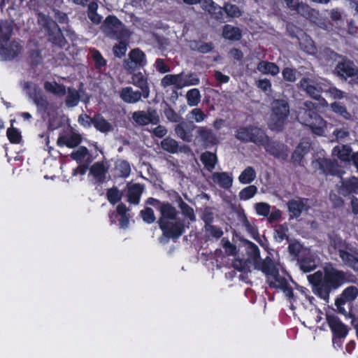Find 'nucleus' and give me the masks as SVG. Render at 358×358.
<instances>
[{
	"label": "nucleus",
	"mask_w": 358,
	"mask_h": 358,
	"mask_svg": "<svg viewBox=\"0 0 358 358\" xmlns=\"http://www.w3.org/2000/svg\"><path fill=\"white\" fill-rule=\"evenodd\" d=\"M297 71L295 69L285 67L282 71V78L287 82L294 83L296 80Z\"/></svg>",
	"instance_id": "69168bd1"
},
{
	"label": "nucleus",
	"mask_w": 358,
	"mask_h": 358,
	"mask_svg": "<svg viewBox=\"0 0 358 358\" xmlns=\"http://www.w3.org/2000/svg\"><path fill=\"white\" fill-rule=\"evenodd\" d=\"M256 213L259 216L268 217L271 211V206L265 202L257 203L255 206Z\"/></svg>",
	"instance_id": "338daca9"
},
{
	"label": "nucleus",
	"mask_w": 358,
	"mask_h": 358,
	"mask_svg": "<svg viewBox=\"0 0 358 358\" xmlns=\"http://www.w3.org/2000/svg\"><path fill=\"white\" fill-rule=\"evenodd\" d=\"M22 45L17 41H13L6 45H0V55L6 61L15 59L20 53Z\"/></svg>",
	"instance_id": "aec40b11"
},
{
	"label": "nucleus",
	"mask_w": 358,
	"mask_h": 358,
	"mask_svg": "<svg viewBox=\"0 0 358 358\" xmlns=\"http://www.w3.org/2000/svg\"><path fill=\"white\" fill-rule=\"evenodd\" d=\"M98 7L97 1H94L90 2L87 8V17L95 24H100L102 20V16L97 13Z\"/></svg>",
	"instance_id": "58836bf2"
},
{
	"label": "nucleus",
	"mask_w": 358,
	"mask_h": 358,
	"mask_svg": "<svg viewBox=\"0 0 358 358\" xmlns=\"http://www.w3.org/2000/svg\"><path fill=\"white\" fill-rule=\"evenodd\" d=\"M222 36L228 41H238L242 38V31L238 27L225 24L222 27Z\"/></svg>",
	"instance_id": "393cba45"
},
{
	"label": "nucleus",
	"mask_w": 358,
	"mask_h": 358,
	"mask_svg": "<svg viewBox=\"0 0 358 358\" xmlns=\"http://www.w3.org/2000/svg\"><path fill=\"white\" fill-rule=\"evenodd\" d=\"M308 280L312 285L313 293L326 302L329 301L332 292L350 282L346 272L331 265L325 266L323 271H317L308 275Z\"/></svg>",
	"instance_id": "f03ea898"
},
{
	"label": "nucleus",
	"mask_w": 358,
	"mask_h": 358,
	"mask_svg": "<svg viewBox=\"0 0 358 358\" xmlns=\"http://www.w3.org/2000/svg\"><path fill=\"white\" fill-rule=\"evenodd\" d=\"M92 57L94 62L95 68L101 69L102 67L106 65V60L103 58L101 52L96 49H94L92 52Z\"/></svg>",
	"instance_id": "680f3d73"
},
{
	"label": "nucleus",
	"mask_w": 358,
	"mask_h": 358,
	"mask_svg": "<svg viewBox=\"0 0 358 358\" xmlns=\"http://www.w3.org/2000/svg\"><path fill=\"white\" fill-rule=\"evenodd\" d=\"M257 266L267 276L278 274V269L275 265L273 260L268 256L263 259L260 264Z\"/></svg>",
	"instance_id": "7c9ffc66"
},
{
	"label": "nucleus",
	"mask_w": 358,
	"mask_h": 358,
	"mask_svg": "<svg viewBox=\"0 0 358 358\" xmlns=\"http://www.w3.org/2000/svg\"><path fill=\"white\" fill-rule=\"evenodd\" d=\"M352 155V150L348 145H338L335 146L332 150V155L337 157L341 161L350 162Z\"/></svg>",
	"instance_id": "cd10ccee"
},
{
	"label": "nucleus",
	"mask_w": 358,
	"mask_h": 358,
	"mask_svg": "<svg viewBox=\"0 0 358 358\" xmlns=\"http://www.w3.org/2000/svg\"><path fill=\"white\" fill-rule=\"evenodd\" d=\"M187 103L189 106H196L201 101V94L197 88L187 91L186 94Z\"/></svg>",
	"instance_id": "09e8293b"
},
{
	"label": "nucleus",
	"mask_w": 358,
	"mask_h": 358,
	"mask_svg": "<svg viewBox=\"0 0 358 358\" xmlns=\"http://www.w3.org/2000/svg\"><path fill=\"white\" fill-rule=\"evenodd\" d=\"M182 73L181 77V89L184 87L197 85L200 83V80L196 73H190L187 74Z\"/></svg>",
	"instance_id": "a18cd8bd"
},
{
	"label": "nucleus",
	"mask_w": 358,
	"mask_h": 358,
	"mask_svg": "<svg viewBox=\"0 0 358 358\" xmlns=\"http://www.w3.org/2000/svg\"><path fill=\"white\" fill-rule=\"evenodd\" d=\"M120 97L127 103H136L143 98V94L141 91H134L131 87H125L121 90Z\"/></svg>",
	"instance_id": "5701e85b"
},
{
	"label": "nucleus",
	"mask_w": 358,
	"mask_h": 358,
	"mask_svg": "<svg viewBox=\"0 0 358 358\" xmlns=\"http://www.w3.org/2000/svg\"><path fill=\"white\" fill-rule=\"evenodd\" d=\"M308 152V150L306 147H303L301 143L296 148L292 154V161L294 163H300L303 159L304 155Z\"/></svg>",
	"instance_id": "864d4df0"
},
{
	"label": "nucleus",
	"mask_w": 358,
	"mask_h": 358,
	"mask_svg": "<svg viewBox=\"0 0 358 358\" xmlns=\"http://www.w3.org/2000/svg\"><path fill=\"white\" fill-rule=\"evenodd\" d=\"M329 245L338 253L343 264L358 273V248L337 234H329Z\"/></svg>",
	"instance_id": "7ed1b4c3"
},
{
	"label": "nucleus",
	"mask_w": 358,
	"mask_h": 358,
	"mask_svg": "<svg viewBox=\"0 0 358 358\" xmlns=\"http://www.w3.org/2000/svg\"><path fill=\"white\" fill-rule=\"evenodd\" d=\"M257 70L264 74L276 76L280 72L279 66L273 62L261 61L257 64Z\"/></svg>",
	"instance_id": "2f4dec72"
},
{
	"label": "nucleus",
	"mask_w": 358,
	"mask_h": 358,
	"mask_svg": "<svg viewBox=\"0 0 358 358\" xmlns=\"http://www.w3.org/2000/svg\"><path fill=\"white\" fill-rule=\"evenodd\" d=\"M67 92L68 94L65 100L66 106L69 108L76 106L80 99L78 91L74 88L69 87Z\"/></svg>",
	"instance_id": "79ce46f5"
},
{
	"label": "nucleus",
	"mask_w": 358,
	"mask_h": 358,
	"mask_svg": "<svg viewBox=\"0 0 358 358\" xmlns=\"http://www.w3.org/2000/svg\"><path fill=\"white\" fill-rule=\"evenodd\" d=\"M132 118L136 124L141 126H145L150 124L149 122H148V119L146 111L144 110L134 112L132 115Z\"/></svg>",
	"instance_id": "e2e57ef3"
},
{
	"label": "nucleus",
	"mask_w": 358,
	"mask_h": 358,
	"mask_svg": "<svg viewBox=\"0 0 358 358\" xmlns=\"http://www.w3.org/2000/svg\"><path fill=\"white\" fill-rule=\"evenodd\" d=\"M6 136L12 144H20L22 141L21 132L18 129L13 127L7 129Z\"/></svg>",
	"instance_id": "49530a36"
},
{
	"label": "nucleus",
	"mask_w": 358,
	"mask_h": 358,
	"mask_svg": "<svg viewBox=\"0 0 358 358\" xmlns=\"http://www.w3.org/2000/svg\"><path fill=\"white\" fill-rule=\"evenodd\" d=\"M161 108L168 121L178 123L182 119V116L177 113L168 102L163 101L161 103Z\"/></svg>",
	"instance_id": "c756f323"
},
{
	"label": "nucleus",
	"mask_w": 358,
	"mask_h": 358,
	"mask_svg": "<svg viewBox=\"0 0 358 358\" xmlns=\"http://www.w3.org/2000/svg\"><path fill=\"white\" fill-rule=\"evenodd\" d=\"M104 24L110 29L116 39L128 38V31L123 27L122 22L114 15H110L105 19Z\"/></svg>",
	"instance_id": "2eb2a0df"
},
{
	"label": "nucleus",
	"mask_w": 358,
	"mask_h": 358,
	"mask_svg": "<svg viewBox=\"0 0 358 358\" xmlns=\"http://www.w3.org/2000/svg\"><path fill=\"white\" fill-rule=\"evenodd\" d=\"M200 160L205 168L210 172L213 171L217 162L216 154L206 151L201 155Z\"/></svg>",
	"instance_id": "473e14b6"
},
{
	"label": "nucleus",
	"mask_w": 358,
	"mask_h": 358,
	"mask_svg": "<svg viewBox=\"0 0 358 358\" xmlns=\"http://www.w3.org/2000/svg\"><path fill=\"white\" fill-rule=\"evenodd\" d=\"M208 12L213 15L214 18L220 22H224V15L225 13L224 8H222L212 1L208 9Z\"/></svg>",
	"instance_id": "de8ad7c7"
},
{
	"label": "nucleus",
	"mask_w": 358,
	"mask_h": 358,
	"mask_svg": "<svg viewBox=\"0 0 358 358\" xmlns=\"http://www.w3.org/2000/svg\"><path fill=\"white\" fill-rule=\"evenodd\" d=\"M81 141L82 138L80 134H73L64 139V144L69 148H73L77 147L81 143Z\"/></svg>",
	"instance_id": "774afa93"
},
{
	"label": "nucleus",
	"mask_w": 358,
	"mask_h": 358,
	"mask_svg": "<svg viewBox=\"0 0 358 358\" xmlns=\"http://www.w3.org/2000/svg\"><path fill=\"white\" fill-rule=\"evenodd\" d=\"M270 277L271 279L268 278V282L271 288L281 289L287 282H288L284 277L279 275V271H278L277 275H271Z\"/></svg>",
	"instance_id": "603ef678"
},
{
	"label": "nucleus",
	"mask_w": 358,
	"mask_h": 358,
	"mask_svg": "<svg viewBox=\"0 0 358 358\" xmlns=\"http://www.w3.org/2000/svg\"><path fill=\"white\" fill-rule=\"evenodd\" d=\"M90 173L100 182H103L106 178L107 169L101 162L94 163L90 169Z\"/></svg>",
	"instance_id": "e433bc0d"
},
{
	"label": "nucleus",
	"mask_w": 358,
	"mask_h": 358,
	"mask_svg": "<svg viewBox=\"0 0 358 358\" xmlns=\"http://www.w3.org/2000/svg\"><path fill=\"white\" fill-rule=\"evenodd\" d=\"M131 74V83L141 90V92L143 94V99H148L150 92L148 75L142 72H133Z\"/></svg>",
	"instance_id": "f3484780"
},
{
	"label": "nucleus",
	"mask_w": 358,
	"mask_h": 358,
	"mask_svg": "<svg viewBox=\"0 0 358 358\" xmlns=\"http://www.w3.org/2000/svg\"><path fill=\"white\" fill-rule=\"evenodd\" d=\"M83 117L89 120V122L86 123L87 125L91 126L93 124L94 128L101 133L106 134L113 129V125L100 113H95L92 117L90 115H85Z\"/></svg>",
	"instance_id": "6ab92c4d"
},
{
	"label": "nucleus",
	"mask_w": 358,
	"mask_h": 358,
	"mask_svg": "<svg viewBox=\"0 0 358 358\" xmlns=\"http://www.w3.org/2000/svg\"><path fill=\"white\" fill-rule=\"evenodd\" d=\"M297 262L300 269L304 273H309L317 268L315 256L310 249L303 252V255L298 259Z\"/></svg>",
	"instance_id": "412c9836"
},
{
	"label": "nucleus",
	"mask_w": 358,
	"mask_h": 358,
	"mask_svg": "<svg viewBox=\"0 0 358 358\" xmlns=\"http://www.w3.org/2000/svg\"><path fill=\"white\" fill-rule=\"evenodd\" d=\"M146 203L157 208L160 213L157 221L162 232V236L159 238L160 243H167L170 239L176 241L185 232L186 229H189V222L178 217L177 209L169 201L162 202L157 199L150 197Z\"/></svg>",
	"instance_id": "f257e3e1"
},
{
	"label": "nucleus",
	"mask_w": 358,
	"mask_h": 358,
	"mask_svg": "<svg viewBox=\"0 0 358 358\" xmlns=\"http://www.w3.org/2000/svg\"><path fill=\"white\" fill-rule=\"evenodd\" d=\"M289 114L288 103L283 99L275 100L273 103L269 127L271 130L282 131Z\"/></svg>",
	"instance_id": "0eeeda50"
},
{
	"label": "nucleus",
	"mask_w": 358,
	"mask_h": 358,
	"mask_svg": "<svg viewBox=\"0 0 358 358\" xmlns=\"http://www.w3.org/2000/svg\"><path fill=\"white\" fill-rule=\"evenodd\" d=\"M236 138L243 143H253L257 146H262L268 141L266 131L259 127L248 125L240 127L236 131Z\"/></svg>",
	"instance_id": "39448f33"
},
{
	"label": "nucleus",
	"mask_w": 358,
	"mask_h": 358,
	"mask_svg": "<svg viewBox=\"0 0 358 358\" xmlns=\"http://www.w3.org/2000/svg\"><path fill=\"white\" fill-rule=\"evenodd\" d=\"M256 178V172L253 167L248 166L238 176V180L241 184H250Z\"/></svg>",
	"instance_id": "a19ab883"
},
{
	"label": "nucleus",
	"mask_w": 358,
	"mask_h": 358,
	"mask_svg": "<svg viewBox=\"0 0 358 358\" xmlns=\"http://www.w3.org/2000/svg\"><path fill=\"white\" fill-rule=\"evenodd\" d=\"M317 162L319 164V169L324 175L336 176L338 174L339 169L336 160L327 158H319Z\"/></svg>",
	"instance_id": "4be33fe9"
},
{
	"label": "nucleus",
	"mask_w": 358,
	"mask_h": 358,
	"mask_svg": "<svg viewBox=\"0 0 358 358\" xmlns=\"http://www.w3.org/2000/svg\"><path fill=\"white\" fill-rule=\"evenodd\" d=\"M341 192L344 196L351 194H358V178L351 177L349 179L344 180L341 187Z\"/></svg>",
	"instance_id": "c85d7f7f"
},
{
	"label": "nucleus",
	"mask_w": 358,
	"mask_h": 358,
	"mask_svg": "<svg viewBox=\"0 0 358 358\" xmlns=\"http://www.w3.org/2000/svg\"><path fill=\"white\" fill-rule=\"evenodd\" d=\"M140 216L143 222L148 224L154 223L156 220L154 210L150 207H145L141 210Z\"/></svg>",
	"instance_id": "4d7b16f0"
},
{
	"label": "nucleus",
	"mask_w": 358,
	"mask_h": 358,
	"mask_svg": "<svg viewBox=\"0 0 358 358\" xmlns=\"http://www.w3.org/2000/svg\"><path fill=\"white\" fill-rule=\"evenodd\" d=\"M288 227L285 224H278L274 228L273 237L279 243L288 238Z\"/></svg>",
	"instance_id": "8fccbe9b"
},
{
	"label": "nucleus",
	"mask_w": 358,
	"mask_h": 358,
	"mask_svg": "<svg viewBox=\"0 0 358 358\" xmlns=\"http://www.w3.org/2000/svg\"><path fill=\"white\" fill-rule=\"evenodd\" d=\"M308 199L297 197L296 199H292L288 201L287 209L289 214L290 218H299L303 211L307 210L308 208L306 207Z\"/></svg>",
	"instance_id": "a211bd4d"
},
{
	"label": "nucleus",
	"mask_w": 358,
	"mask_h": 358,
	"mask_svg": "<svg viewBox=\"0 0 358 358\" xmlns=\"http://www.w3.org/2000/svg\"><path fill=\"white\" fill-rule=\"evenodd\" d=\"M189 47L191 50L201 54L210 53L215 48L213 42H204L201 40H191L189 43Z\"/></svg>",
	"instance_id": "a878e982"
},
{
	"label": "nucleus",
	"mask_w": 358,
	"mask_h": 358,
	"mask_svg": "<svg viewBox=\"0 0 358 358\" xmlns=\"http://www.w3.org/2000/svg\"><path fill=\"white\" fill-rule=\"evenodd\" d=\"M162 148L169 153H177L179 145L177 141L170 137L164 138L161 142Z\"/></svg>",
	"instance_id": "37998d69"
},
{
	"label": "nucleus",
	"mask_w": 358,
	"mask_h": 358,
	"mask_svg": "<svg viewBox=\"0 0 358 358\" xmlns=\"http://www.w3.org/2000/svg\"><path fill=\"white\" fill-rule=\"evenodd\" d=\"M143 189V185L140 183H134L129 186L127 190V201L130 203L135 205L138 204Z\"/></svg>",
	"instance_id": "bb28decb"
},
{
	"label": "nucleus",
	"mask_w": 358,
	"mask_h": 358,
	"mask_svg": "<svg viewBox=\"0 0 358 358\" xmlns=\"http://www.w3.org/2000/svg\"><path fill=\"white\" fill-rule=\"evenodd\" d=\"M106 196L108 201L113 205L119 202L122 199V194L116 187L108 189Z\"/></svg>",
	"instance_id": "6e6d98bb"
},
{
	"label": "nucleus",
	"mask_w": 358,
	"mask_h": 358,
	"mask_svg": "<svg viewBox=\"0 0 358 358\" xmlns=\"http://www.w3.org/2000/svg\"><path fill=\"white\" fill-rule=\"evenodd\" d=\"M188 116L197 123L201 122L207 118V115L199 108L192 109Z\"/></svg>",
	"instance_id": "0e129e2a"
},
{
	"label": "nucleus",
	"mask_w": 358,
	"mask_h": 358,
	"mask_svg": "<svg viewBox=\"0 0 358 358\" xmlns=\"http://www.w3.org/2000/svg\"><path fill=\"white\" fill-rule=\"evenodd\" d=\"M41 22L48 32L49 41L56 46L64 48L67 42L57 23L45 15L42 16Z\"/></svg>",
	"instance_id": "6e6552de"
},
{
	"label": "nucleus",
	"mask_w": 358,
	"mask_h": 358,
	"mask_svg": "<svg viewBox=\"0 0 358 358\" xmlns=\"http://www.w3.org/2000/svg\"><path fill=\"white\" fill-rule=\"evenodd\" d=\"M287 6L292 10H295L297 13L305 11L308 9V6L304 4L303 2H299V0H283Z\"/></svg>",
	"instance_id": "5fc2aeb1"
},
{
	"label": "nucleus",
	"mask_w": 358,
	"mask_h": 358,
	"mask_svg": "<svg viewBox=\"0 0 358 358\" xmlns=\"http://www.w3.org/2000/svg\"><path fill=\"white\" fill-rule=\"evenodd\" d=\"M297 87L316 101H320L322 99V96H320V90L317 88V80L303 77L297 84Z\"/></svg>",
	"instance_id": "4468645a"
},
{
	"label": "nucleus",
	"mask_w": 358,
	"mask_h": 358,
	"mask_svg": "<svg viewBox=\"0 0 358 358\" xmlns=\"http://www.w3.org/2000/svg\"><path fill=\"white\" fill-rule=\"evenodd\" d=\"M358 296V288L350 285L345 288L341 294L335 299L337 312L345 317H352V302Z\"/></svg>",
	"instance_id": "423d86ee"
},
{
	"label": "nucleus",
	"mask_w": 358,
	"mask_h": 358,
	"mask_svg": "<svg viewBox=\"0 0 358 358\" xmlns=\"http://www.w3.org/2000/svg\"><path fill=\"white\" fill-rule=\"evenodd\" d=\"M269 155L277 159H286L287 157V146L275 141H272L268 136V141H266L264 145H262Z\"/></svg>",
	"instance_id": "dca6fc26"
},
{
	"label": "nucleus",
	"mask_w": 358,
	"mask_h": 358,
	"mask_svg": "<svg viewBox=\"0 0 358 358\" xmlns=\"http://www.w3.org/2000/svg\"><path fill=\"white\" fill-rule=\"evenodd\" d=\"M331 110L341 115L345 119H349L350 117V114L348 112L346 107L345 105L340 102H334L331 104Z\"/></svg>",
	"instance_id": "052dcab7"
},
{
	"label": "nucleus",
	"mask_w": 358,
	"mask_h": 358,
	"mask_svg": "<svg viewBox=\"0 0 358 358\" xmlns=\"http://www.w3.org/2000/svg\"><path fill=\"white\" fill-rule=\"evenodd\" d=\"M327 322L332 332L333 343L339 342V345H342V340L344 339L348 334L347 325L341 322L340 318L335 315H327Z\"/></svg>",
	"instance_id": "9b49d317"
},
{
	"label": "nucleus",
	"mask_w": 358,
	"mask_h": 358,
	"mask_svg": "<svg viewBox=\"0 0 358 358\" xmlns=\"http://www.w3.org/2000/svg\"><path fill=\"white\" fill-rule=\"evenodd\" d=\"M33 101L36 106L37 112L41 115L42 117H44L45 115L48 114L50 103L45 96H35Z\"/></svg>",
	"instance_id": "c9c22d12"
},
{
	"label": "nucleus",
	"mask_w": 358,
	"mask_h": 358,
	"mask_svg": "<svg viewBox=\"0 0 358 358\" xmlns=\"http://www.w3.org/2000/svg\"><path fill=\"white\" fill-rule=\"evenodd\" d=\"M194 141L205 148H211L219 143V139L213 130L207 126L198 127L194 134Z\"/></svg>",
	"instance_id": "f8f14e48"
},
{
	"label": "nucleus",
	"mask_w": 358,
	"mask_h": 358,
	"mask_svg": "<svg viewBox=\"0 0 358 358\" xmlns=\"http://www.w3.org/2000/svg\"><path fill=\"white\" fill-rule=\"evenodd\" d=\"M178 207L181 210L182 215L189 219L190 222L196 221V215L194 209L189 206L182 199L178 196Z\"/></svg>",
	"instance_id": "ea45409f"
},
{
	"label": "nucleus",
	"mask_w": 358,
	"mask_h": 358,
	"mask_svg": "<svg viewBox=\"0 0 358 358\" xmlns=\"http://www.w3.org/2000/svg\"><path fill=\"white\" fill-rule=\"evenodd\" d=\"M309 248H306L299 241L294 240L288 245V252L289 255L296 261L303 255L306 250Z\"/></svg>",
	"instance_id": "72a5a7b5"
},
{
	"label": "nucleus",
	"mask_w": 358,
	"mask_h": 358,
	"mask_svg": "<svg viewBox=\"0 0 358 358\" xmlns=\"http://www.w3.org/2000/svg\"><path fill=\"white\" fill-rule=\"evenodd\" d=\"M197 126L191 120L182 119L176 124L174 131L178 138L186 143H191L194 140V131Z\"/></svg>",
	"instance_id": "ddd939ff"
},
{
	"label": "nucleus",
	"mask_w": 358,
	"mask_h": 358,
	"mask_svg": "<svg viewBox=\"0 0 358 358\" xmlns=\"http://www.w3.org/2000/svg\"><path fill=\"white\" fill-rule=\"evenodd\" d=\"M248 259L250 261L257 262L260 258V250L258 246L251 241H247Z\"/></svg>",
	"instance_id": "c03bdc74"
},
{
	"label": "nucleus",
	"mask_w": 358,
	"mask_h": 358,
	"mask_svg": "<svg viewBox=\"0 0 358 358\" xmlns=\"http://www.w3.org/2000/svg\"><path fill=\"white\" fill-rule=\"evenodd\" d=\"M181 77L182 73L178 74H167L161 80V85L166 87L174 85L178 90L181 89Z\"/></svg>",
	"instance_id": "f704fd0d"
},
{
	"label": "nucleus",
	"mask_w": 358,
	"mask_h": 358,
	"mask_svg": "<svg viewBox=\"0 0 358 358\" xmlns=\"http://www.w3.org/2000/svg\"><path fill=\"white\" fill-rule=\"evenodd\" d=\"M125 38L118 39L119 42L117 44H115L113 47V53L114 55L120 58L123 57L127 50V42L124 39Z\"/></svg>",
	"instance_id": "13d9d810"
},
{
	"label": "nucleus",
	"mask_w": 358,
	"mask_h": 358,
	"mask_svg": "<svg viewBox=\"0 0 358 358\" xmlns=\"http://www.w3.org/2000/svg\"><path fill=\"white\" fill-rule=\"evenodd\" d=\"M304 107L301 108L297 118L302 124L310 128L311 131L317 136H323L325 132L326 121L317 113V104L306 101Z\"/></svg>",
	"instance_id": "20e7f679"
},
{
	"label": "nucleus",
	"mask_w": 358,
	"mask_h": 358,
	"mask_svg": "<svg viewBox=\"0 0 358 358\" xmlns=\"http://www.w3.org/2000/svg\"><path fill=\"white\" fill-rule=\"evenodd\" d=\"M252 262L249 259H238L233 262V267L241 272L248 273L250 271Z\"/></svg>",
	"instance_id": "3c124183"
},
{
	"label": "nucleus",
	"mask_w": 358,
	"mask_h": 358,
	"mask_svg": "<svg viewBox=\"0 0 358 358\" xmlns=\"http://www.w3.org/2000/svg\"><path fill=\"white\" fill-rule=\"evenodd\" d=\"M213 182L221 188L229 189L233 184V176L229 172H215L212 175Z\"/></svg>",
	"instance_id": "b1692460"
},
{
	"label": "nucleus",
	"mask_w": 358,
	"mask_h": 358,
	"mask_svg": "<svg viewBox=\"0 0 358 358\" xmlns=\"http://www.w3.org/2000/svg\"><path fill=\"white\" fill-rule=\"evenodd\" d=\"M203 229L206 241H217L220 239L224 234L221 227L213 224L203 227Z\"/></svg>",
	"instance_id": "4c0bfd02"
},
{
	"label": "nucleus",
	"mask_w": 358,
	"mask_h": 358,
	"mask_svg": "<svg viewBox=\"0 0 358 358\" xmlns=\"http://www.w3.org/2000/svg\"><path fill=\"white\" fill-rule=\"evenodd\" d=\"M257 188L255 185H249L243 188L239 192V198L241 200H248L252 198L257 193Z\"/></svg>",
	"instance_id": "bf43d9fd"
},
{
	"label": "nucleus",
	"mask_w": 358,
	"mask_h": 358,
	"mask_svg": "<svg viewBox=\"0 0 358 358\" xmlns=\"http://www.w3.org/2000/svg\"><path fill=\"white\" fill-rule=\"evenodd\" d=\"M339 57L341 59L337 62L334 71V73L345 80L348 78L353 80L357 74L358 66L345 56L339 55Z\"/></svg>",
	"instance_id": "1a4fd4ad"
},
{
	"label": "nucleus",
	"mask_w": 358,
	"mask_h": 358,
	"mask_svg": "<svg viewBox=\"0 0 358 358\" xmlns=\"http://www.w3.org/2000/svg\"><path fill=\"white\" fill-rule=\"evenodd\" d=\"M147 64L145 54L139 48L132 49L128 58L124 61V68L129 73L139 70Z\"/></svg>",
	"instance_id": "9d476101"
}]
</instances>
